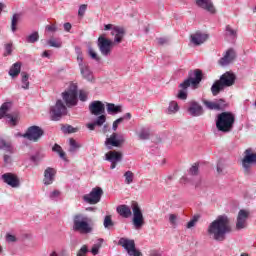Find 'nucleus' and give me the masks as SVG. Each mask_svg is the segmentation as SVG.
Returning a JSON list of instances; mask_svg holds the SVG:
<instances>
[{"label":"nucleus","mask_w":256,"mask_h":256,"mask_svg":"<svg viewBox=\"0 0 256 256\" xmlns=\"http://www.w3.org/2000/svg\"><path fill=\"white\" fill-rule=\"evenodd\" d=\"M231 231H233L231 228V219L224 214L217 216V218L208 225L206 233L209 239L221 242L227 239V235H229Z\"/></svg>","instance_id":"f257e3e1"},{"label":"nucleus","mask_w":256,"mask_h":256,"mask_svg":"<svg viewBox=\"0 0 256 256\" xmlns=\"http://www.w3.org/2000/svg\"><path fill=\"white\" fill-rule=\"evenodd\" d=\"M201 81H203V72L199 69L191 70L188 73V78L179 85L181 90L178 92V99L185 101L187 99V89L191 86L193 89H197Z\"/></svg>","instance_id":"f03ea898"},{"label":"nucleus","mask_w":256,"mask_h":256,"mask_svg":"<svg viewBox=\"0 0 256 256\" xmlns=\"http://www.w3.org/2000/svg\"><path fill=\"white\" fill-rule=\"evenodd\" d=\"M235 127V114L233 112H221L216 117V129L221 133H231Z\"/></svg>","instance_id":"7ed1b4c3"},{"label":"nucleus","mask_w":256,"mask_h":256,"mask_svg":"<svg viewBox=\"0 0 256 256\" xmlns=\"http://www.w3.org/2000/svg\"><path fill=\"white\" fill-rule=\"evenodd\" d=\"M235 79L237 77L231 72H226L220 76L219 80H216L211 86V93L213 97H217L221 91H224L227 87H233L235 85Z\"/></svg>","instance_id":"20e7f679"},{"label":"nucleus","mask_w":256,"mask_h":256,"mask_svg":"<svg viewBox=\"0 0 256 256\" xmlns=\"http://www.w3.org/2000/svg\"><path fill=\"white\" fill-rule=\"evenodd\" d=\"M72 229L73 231L82 233L83 235L91 233L93 231V226H91V218L83 214L74 215Z\"/></svg>","instance_id":"39448f33"},{"label":"nucleus","mask_w":256,"mask_h":256,"mask_svg":"<svg viewBox=\"0 0 256 256\" xmlns=\"http://www.w3.org/2000/svg\"><path fill=\"white\" fill-rule=\"evenodd\" d=\"M256 166V152H253L252 148H248L244 152V158L242 159V167L245 175H251V166Z\"/></svg>","instance_id":"423d86ee"},{"label":"nucleus","mask_w":256,"mask_h":256,"mask_svg":"<svg viewBox=\"0 0 256 256\" xmlns=\"http://www.w3.org/2000/svg\"><path fill=\"white\" fill-rule=\"evenodd\" d=\"M77 84H70L68 89L62 93L63 101H65L67 107H75L77 105Z\"/></svg>","instance_id":"0eeeda50"},{"label":"nucleus","mask_w":256,"mask_h":256,"mask_svg":"<svg viewBox=\"0 0 256 256\" xmlns=\"http://www.w3.org/2000/svg\"><path fill=\"white\" fill-rule=\"evenodd\" d=\"M131 209L133 211V219L132 223L135 229H141L143 225H145V218L143 217V212L141 211V207L137 202H132Z\"/></svg>","instance_id":"6e6552de"},{"label":"nucleus","mask_w":256,"mask_h":256,"mask_svg":"<svg viewBox=\"0 0 256 256\" xmlns=\"http://www.w3.org/2000/svg\"><path fill=\"white\" fill-rule=\"evenodd\" d=\"M52 121H59L63 115H67V106L62 100H57L56 104L50 108Z\"/></svg>","instance_id":"1a4fd4ad"},{"label":"nucleus","mask_w":256,"mask_h":256,"mask_svg":"<svg viewBox=\"0 0 256 256\" xmlns=\"http://www.w3.org/2000/svg\"><path fill=\"white\" fill-rule=\"evenodd\" d=\"M118 245H121L125 249L129 256H143L141 251L137 250L135 247V240L120 238Z\"/></svg>","instance_id":"9d476101"},{"label":"nucleus","mask_w":256,"mask_h":256,"mask_svg":"<svg viewBox=\"0 0 256 256\" xmlns=\"http://www.w3.org/2000/svg\"><path fill=\"white\" fill-rule=\"evenodd\" d=\"M101 197H103V188L95 187L89 194L83 196V201L89 205H97L101 201Z\"/></svg>","instance_id":"9b49d317"},{"label":"nucleus","mask_w":256,"mask_h":256,"mask_svg":"<svg viewBox=\"0 0 256 256\" xmlns=\"http://www.w3.org/2000/svg\"><path fill=\"white\" fill-rule=\"evenodd\" d=\"M43 129L39 126H30L26 133L18 134L20 137H24V139H28V141H33L37 143L40 137H43Z\"/></svg>","instance_id":"f8f14e48"},{"label":"nucleus","mask_w":256,"mask_h":256,"mask_svg":"<svg viewBox=\"0 0 256 256\" xmlns=\"http://www.w3.org/2000/svg\"><path fill=\"white\" fill-rule=\"evenodd\" d=\"M97 46L101 55L104 57H109V55H111V47L113 46V42L105 38V36H100L98 38Z\"/></svg>","instance_id":"ddd939ff"},{"label":"nucleus","mask_w":256,"mask_h":256,"mask_svg":"<svg viewBox=\"0 0 256 256\" xmlns=\"http://www.w3.org/2000/svg\"><path fill=\"white\" fill-rule=\"evenodd\" d=\"M251 213L248 210L241 209L238 212L236 219V231H242V229H247V219H249Z\"/></svg>","instance_id":"4468645a"},{"label":"nucleus","mask_w":256,"mask_h":256,"mask_svg":"<svg viewBox=\"0 0 256 256\" xmlns=\"http://www.w3.org/2000/svg\"><path fill=\"white\" fill-rule=\"evenodd\" d=\"M89 112L95 117L105 115V104L99 100L92 101L88 106Z\"/></svg>","instance_id":"2eb2a0df"},{"label":"nucleus","mask_w":256,"mask_h":256,"mask_svg":"<svg viewBox=\"0 0 256 256\" xmlns=\"http://www.w3.org/2000/svg\"><path fill=\"white\" fill-rule=\"evenodd\" d=\"M187 111L191 117H201V115L205 113L203 106H201L197 101H190L188 103Z\"/></svg>","instance_id":"dca6fc26"},{"label":"nucleus","mask_w":256,"mask_h":256,"mask_svg":"<svg viewBox=\"0 0 256 256\" xmlns=\"http://www.w3.org/2000/svg\"><path fill=\"white\" fill-rule=\"evenodd\" d=\"M117 133H112L109 138H106L105 145L107 149H113V147H121L122 143H125L123 136H119Z\"/></svg>","instance_id":"f3484780"},{"label":"nucleus","mask_w":256,"mask_h":256,"mask_svg":"<svg viewBox=\"0 0 256 256\" xmlns=\"http://www.w3.org/2000/svg\"><path fill=\"white\" fill-rule=\"evenodd\" d=\"M2 181L6 183V185H9L13 189H17L21 185V182L19 181V177L13 173H5L1 176Z\"/></svg>","instance_id":"a211bd4d"},{"label":"nucleus","mask_w":256,"mask_h":256,"mask_svg":"<svg viewBox=\"0 0 256 256\" xmlns=\"http://www.w3.org/2000/svg\"><path fill=\"white\" fill-rule=\"evenodd\" d=\"M235 57H237L235 50L233 48H230L226 51L225 55L219 59L218 63L221 67H227V65L233 63Z\"/></svg>","instance_id":"6ab92c4d"},{"label":"nucleus","mask_w":256,"mask_h":256,"mask_svg":"<svg viewBox=\"0 0 256 256\" xmlns=\"http://www.w3.org/2000/svg\"><path fill=\"white\" fill-rule=\"evenodd\" d=\"M195 3L197 7L204 9V11H208V13H211L212 15L217 13V10L215 9V6L211 0H196Z\"/></svg>","instance_id":"aec40b11"},{"label":"nucleus","mask_w":256,"mask_h":256,"mask_svg":"<svg viewBox=\"0 0 256 256\" xmlns=\"http://www.w3.org/2000/svg\"><path fill=\"white\" fill-rule=\"evenodd\" d=\"M209 39V35L201 32H196L191 34L190 41L195 45V47H199V45H203L205 41Z\"/></svg>","instance_id":"412c9836"},{"label":"nucleus","mask_w":256,"mask_h":256,"mask_svg":"<svg viewBox=\"0 0 256 256\" xmlns=\"http://www.w3.org/2000/svg\"><path fill=\"white\" fill-rule=\"evenodd\" d=\"M57 174V170L52 167H48L44 170V185H52L53 181H55V175Z\"/></svg>","instance_id":"4be33fe9"},{"label":"nucleus","mask_w":256,"mask_h":256,"mask_svg":"<svg viewBox=\"0 0 256 256\" xmlns=\"http://www.w3.org/2000/svg\"><path fill=\"white\" fill-rule=\"evenodd\" d=\"M106 122H107V116L101 115V116H98L92 123H88L86 127L90 131H95L96 127H103V125H105Z\"/></svg>","instance_id":"5701e85b"},{"label":"nucleus","mask_w":256,"mask_h":256,"mask_svg":"<svg viewBox=\"0 0 256 256\" xmlns=\"http://www.w3.org/2000/svg\"><path fill=\"white\" fill-rule=\"evenodd\" d=\"M79 69L83 79H86V81L89 82H93L95 80L93 72L91 71V68H89V64H84L83 66H80Z\"/></svg>","instance_id":"b1692460"},{"label":"nucleus","mask_w":256,"mask_h":256,"mask_svg":"<svg viewBox=\"0 0 256 256\" xmlns=\"http://www.w3.org/2000/svg\"><path fill=\"white\" fill-rule=\"evenodd\" d=\"M111 35L114 36V43H121L125 37V29L123 27L115 26L112 29Z\"/></svg>","instance_id":"393cba45"},{"label":"nucleus","mask_w":256,"mask_h":256,"mask_svg":"<svg viewBox=\"0 0 256 256\" xmlns=\"http://www.w3.org/2000/svg\"><path fill=\"white\" fill-rule=\"evenodd\" d=\"M116 211L118 215H120V217H123L124 219H129V217H131L132 215L131 207L125 204L117 206Z\"/></svg>","instance_id":"a878e982"},{"label":"nucleus","mask_w":256,"mask_h":256,"mask_svg":"<svg viewBox=\"0 0 256 256\" xmlns=\"http://www.w3.org/2000/svg\"><path fill=\"white\" fill-rule=\"evenodd\" d=\"M106 161H109L110 163H119L121 159H123V154L118 151H110L106 153Z\"/></svg>","instance_id":"bb28decb"},{"label":"nucleus","mask_w":256,"mask_h":256,"mask_svg":"<svg viewBox=\"0 0 256 256\" xmlns=\"http://www.w3.org/2000/svg\"><path fill=\"white\" fill-rule=\"evenodd\" d=\"M106 107H107V113L109 115H117V113H123V107L121 105L107 103Z\"/></svg>","instance_id":"cd10ccee"},{"label":"nucleus","mask_w":256,"mask_h":256,"mask_svg":"<svg viewBox=\"0 0 256 256\" xmlns=\"http://www.w3.org/2000/svg\"><path fill=\"white\" fill-rule=\"evenodd\" d=\"M69 153L71 155H75V153H77V151H79V149H81V144L77 142V140L73 139V138H70L69 139Z\"/></svg>","instance_id":"c85d7f7f"},{"label":"nucleus","mask_w":256,"mask_h":256,"mask_svg":"<svg viewBox=\"0 0 256 256\" xmlns=\"http://www.w3.org/2000/svg\"><path fill=\"white\" fill-rule=\"evenodd\" d=\"M0 149L6 153H13V145L11 142L0 137Z\"/></svg>","instance_id":"c756f323"},{"label":"nucleus","mask_w":256,"mask_h":256,"mask_svg":"<svg viewBox=\"0 0 256 256\" xmlns=\"http://www.w3.org/2000/svg\"><path fill=\"white\" fill-rule=\"evenodd\" d=\"M19 73H21V62H16L11 66L9 75L10 77L15 78L19 75Z\"/></svg>","instance_id":"7c9ffc66"},{"label":"nucleus","mask_w":256,"mask_h":256,"mask_svg":"<svg viewBox=\"0 0 256 256\" xmlns=\"http://www.w3.org/2000/svg\"><path fill=\"white\" fill-rule=\"evenodd\" d=\"M138 137L141 141H147L149 137H151V130L149 128H141L140 132L138 133Z\"/></svg>","instance_id":"2f4dec72"},{"label":"nucleus","mask_w":256,"mask_h":256,"mask_svg":"<svg viewBox=\"0 0 256 256\" xmlns=\"http://www.w3.org/2000/svg\"><path fill=\"white\" fill-rule=\"evenodd\" d=\"M11 109V102H5L0 107V119H3V117H7V112Z\"/></svg>","instance_id":"473e14b6"},{"label":"nucleus","mask_w":256,"mask_h":256,"mask_svg":"<svg viewBox=\"0 0 256 256\" xmlns=\"http://www.w3.org/2000/svg\"><path fill=\"white\" fill-rule=\"evenodd\" d=\"M21 77L22 89H29V74L27 72H21Z\"/></svg>","instance_id":"72a5a7b5"},{"label":"nucleus","mask_w":256,"mask_h":256,"mask_svg":"<svg viewBox=\"0 0 256 256\" xmlns=\"http://www.w3.org/2000/svg\"><path fill=\"white\" fill-rule=\"evenodd\" d=\"M47 45H49V47H54L55 49H61L63 43L61 42V40L50 38L49 40H47Z\"/></svg>","instance_id":"f704fd0d"},{"label":"nucleus","mask_w":256,"mask_h":256,"mask_svg":"<svg viewBox=\"0 0 256 256\" xmlns=\"http://www.w3.org/2000/svg\"><path fill=\"white\" fill-rule=\"evenodd\" d=\"M225 36L230 37L231 39H237V30H234L230 25H227L225 28Z\"/></svg>","instance_id":"c9c22d12"},{"label":"nucleus","mask_w":256,"mask_h":256,"mask_svg":"<svg viewBox=\"0 0 256 256\" xmlns=\"http://www.w3.org/2000/svg\"><path fill=\"white\" fill-rule=\"evenodd\" d=\"M31 161L35 163V165H39L42 159H45V154L43 152H37L33 156H31Z\"/></svg>","instance_id":"e433bc0d"},{"label":"nucleus","mask_w":256,"mask_h":256,"mask_svg":"<svg viewBox=\"0 0 256 256\" xmlns=\"http://www.w3.org/2000/svg\"><path fill=\"white\" fill-rule=\"evenodd\" d=\"M39 41V32L34 31L26 37V43H37Z\"/></svg>","instance_id":"4c0bfd02"},{"label":"nucleus","mask_w":256,"mask_h":256,"mask_svg":"<svg viewBox=\"0 0 256 256\" xmlns=\"http://www.w3.org/2000/svg\"><path fill=\"white\" fill-rule=\"evenodd\" d=\"M217 111H223L228 107L227 101L225 99L220 98L218 100H215Z\"/></svg>","instance_id":"58836bf2"},{"label":"nucleus","mask_w":256,"mask_h":256,"mask_svg":"<svg viewBox=\"0 0 256 256\" xmlns=\"http://www.w3.org/2000/svg\"><path fill=\"white\" fill-rule=\"evenodd\" d=\"M103 241L104 240L102 238H100V239H98V242L93 245V247L91 249L92 255H99V250L101 249V246L103 245Z\"/></svg>","instance_id":"ea45409f"},{"label":"nucleus","mask_w":256,"mask_h":256,"mask_svg":"<svg viewBox=\"0 0 256 256\" xmlns=\"http://www.w3.org/2000/svg\"><path fill=\"white\" fill-rule=\"evenodd\" d=\"M179 111V104L175 101H171L168 106V113L172 115L173 113H177Z\"/></svg>","instance_id":"a19ab883"},{"label":"nucleus","mask_w":256,"mask_h":256,"mask_svg":"<svg viewBox=\"0 0 256 256\" xmlns=\"http://www.w3.org/2000/svg\"><path fill=\"white\" fill-rule=\"evenodd\" d=\"M20 15L19 14H14L12 16V21H11V31L12 33H15L17 31V23H19Z\"/></svg>","instance_id":"79ce46f5"},{"label":"nucleus","mask_w":256,"mask_h":256,"mask_svg":"<svg viewBox=\"0 0 256 256\" xmlns=\"http://www.w3.org/2000/svg\"><path fill=\"white\" fill-rule=\"evenodd\" d=\"M203 105L210 111H217V105L215 101L203 100Z\"/></svg>","instance_id":"37998d69"},{"label":"nucleus","mask_w":256,"mask_h":256,"mask_svg":"<svg viewBox=\"0 0 256 256\" xmlns=\"http://www.w3.org/2000/svg\"><path fill=\"white\" fill-rule=\"evenodd\" d=\"M124 177L126 185H131V183H133V179L135 178V174H133L131 171H126L124 173Z\"/></svg>","instance_id":"c03bdc74"},{"label":"nucleus","mask_w":256,"mask_h":256,"mask_svg":"<svg viewBox=\"0 0 256 256\" xmlns=\"http://www.w3.org/2000/svg\"><path fill=\"white\" fill-rule=\"evenodd\" d=\"M103 225L105 229H110V227H113L115 225V223L111 219V215L105 216Z\"/></svg>","instance_id":"a18cd8bd"},{"label":"nucleus","mask_w":256,"mask_h":256,"mask_svg":"<svg viewBox=\"0 0 256 256\" xmlns=\"http://www.w3.org/2000/svg\"><path fill=\"white\" fill-rule=\"evenodd\" d=\"M52 151H54V153H58L61 159H65V152H63V149L58 144L53 146Z\"/></svg>","instance_id":"49530a36"},{"label":"nucleus","mask_w":256,"mask_h":256,"mask_svg":"<svg viewBox=\"0 0 256 256\" xmlns=\"http://www.w3.org/2000/svg\"><path fill=\"white\" fill-rule=\"evenodd\" d=\"M198 221H199V216H193V218L187 223L186 228L193 229V227L197 225Z\"/></svg>","instance_id":"de8ad7c7"},{"label":"nucleus","mask_w":256,"mask_h":256,"mask_svg":"<svg viewBox=\"0 0 256 256\" xmlns=\"http://www.w3.org/2000/svg\"><path fill=\"white\" fill-rule=\"evenodd\" d=\"M6 118L8 119V123L10 125H12L13 127H15V125H17V122L19 121L17 116L13 117V115H11V114H7Z\"/></svg>","instance_id":"09e8293b"},{"label":"nucleus","mask_w":256,"mask_h":256,"mask_svg":"<svg viewBox=\"0 0 256 256\" xmlns=\"http://www.w3.org/2000/svg\"><path fill=\"white\" fill-rule=\"evenodd\" d=\"M88 54L91 57V59H94V61H101V58L95 53V50H93V48H88Z\"/></svg>","instance_id":"8fccbe9b"},{"label":"nucleus","mask_w":256,"mask_h":256,"mask_svg":"<svg viewBox=\"0 0 256 256\" xmlns=\"http://www.w3.org/2000/svg\"><path fill=\"white\" fill-rule=\"evenodd\" d=\"M177 214H169V223L172 227H177Z\"/></svg>","instance_id":"3c124183"},{"label":"nucleus","mask_w":256,"mask_h":256,"mask_svg":"<svg viewBox=\"0 0 256 256\" xmlns=\"http://www.w3.org/2000/svg\"><path fill=\"white\" fill-rule=\"evenodd\" d=\"M87 253H89V248L87 245H83L77 252V256H87Z\"/></svg>","instance_id":"603ef678"},{"label":"nucleus","mask_w":256,"mask_h":256,"mask_svg":"<svg viewBox=\"0 0 256 256\" xmlns=\"http://www.w3.org/2000/svg\"><path fill=\"white\" fill-rule=\"evenodd\" d=\"M11 53H13V43H8L5 45L4 57L11 55Z\"/></svg>","instance_id":"864d4df0"},{"label":"nucleus","mask_w":256,"mask_h":256,"mask_svg":"<svg viewBox=\"0 0 256 256\" xmlns=\"http://www.w3.org/2000/svg\"><path fill=\"white\" fill-rule=\"evenodd\" d=\"M60 195H61V192H59V190H54L50 193L49 197H50V199H52V201H55V200L59 199Z\"/></svg>","instance_id":"5fc2aeb1"},{"label":"nucleus","mask_w":256,"mask_h":256,"mask_svg":"<svg viewBox=\"0 0 256 256\" xmlns=\"http://www.w3.org/2000/svg\"><path fill=\"white\" fill-rule=\"evenodd\" d=\"M6 241H7V243H16L17 237L15 235L7 233L6 234Z\"/></svg>","instance_id":"6e6d98bb"},{"label":"nucleus","mask_w":256,"mask_h":256,"mask_svg":"<svg viewBox=\"0 0 256 256\" xmlns=\"http://www.w3.org/2000/svg\"><path fill=\"white\" fill-rule=\"evenodd\" d=\"M85 11H87V5L86 4L80 5V7L78 9L79 17H83V15H85Z\"/></svg>","instance_id":"4d7b16f0"},{"label":"nucleus","mask_w":256,"mask_h":256,"mask_svg":"<svg viewBox=\"0 0 256 256\" xmlns=\"http://www.w3.org/2000/svg\"><path fill=\"white\" fill-rule=\"evenodd\" d=\"M45 29L49 33H56V31H58L57 25H55V24L47 25Z\"/></svg>","instance_id":"13d9d810"},{"label":"nucleus","mask_w":256,"mask_h":256,"mask_svg":"<svg viewBox=\"0 0 256 256\" xmlns=\"http://www.w3.org/2000/svg\"><path fill=\"white\" fill-rule=\"evenodd\" d=\"M87 97H88L87 92L80 90V92H79L80 101H83V102L87 101Z\"/></svg>","instance_id":"bf43d9fd"},{"label":"nucleus","mask_w":256,"mask_h":256,"mask_svg":"<svg viewBox=\"0 0 256 256\" xmlns=\"http://www.w3.org/2000/svg\"><path fill=\"white\" fill-rule=\"evenodd\" d=\"M197 173H199V166L195 164L190 168V175H197Z\"/></svg>","instance_id":"052dcab7"},{"label":"nucleus","mask_w":256,"mask_h":256,"mask_svg":"<svg viewBox=\"0 0 256 256\" xmlns=\"http://www.w3.org/2000/svg\"><path fill=\"white\" fill-rule=\"evenodd\" d=\"M77 61H78L79 67H81L83 65H87V63L83 62V54H81V53H78Z\"/></svg>","instance_id":"680f3d73"},{"label":"nucleus","mask_w":256,"mask_h":256,"mask_svg":"<svg viewBox=\"0 0 256 256\" xmlns=\"http://www.w3.org/2000/svg\"><path fill=\"white\" fill-rule=\"evenodd\" d=\"M122 123V119L118 118L116 119L112 124L113 131H117V127H119V124Z\"/></svg>","instance_id":"e2e57ef3"},{"label":"nucleus","mask_w":256,"mask_h":256,"mask_svg":"<svg viewBox=\"0 0 256 256\" xmlns=\"http://www.w3.org/2000/svg\"><path fill=\"white\" fill-rule=\"evenodd\" d=\"M64 133H75V128L71 125L64 127Z\"/></svg>","instance_id":"0e129e2a"},{"label":"nucleus","mask_w":256,"mask_h":256,"mask_svg":"<svg viewBox=\"0 0 256 256\" xmlns=\"http://www.w3.org/2000/svg\"><path fill=\"white\" fill-rule=\"evenodd\" d=\"M119 119H122V123L124 122V121H130V119H131V113H126V114H124L122 117H120Z\"/></svg>","instance_id":"69168bd1"},{"label":"nucleus","mask_w":256,"mask_h":256,"mask_svg":"<svg viewBox=\"0 0 256 256\" xmlns=\"http://www.w3.org/2000/svg\"><path fill=\"white\" fill-rule=\"evenodd\" d=\"M71 28H72L71 23L69 22L64 23V30H66L67 32H70Z\"/></svg>","instance_id":"338daca9"},{"label":"nucleus","mask_w":256,"mask_h":256,"mask_svg":"<svg viewBox=\"0 0 256 256\" xmlns=\"http://www.w3.org/2000/svg\"><path fill=\"white\" fill-rule=\"evenodd\" d=\"M4 163H6V165H9V163H11V156L4 155Z\"/></svg>","instance_id":"774afa93"}]
</instances>
